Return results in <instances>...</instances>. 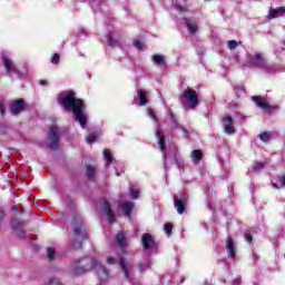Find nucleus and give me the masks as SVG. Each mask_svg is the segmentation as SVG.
I'll return each instance as SVG.
<instances>
[{
    "label": "nucleus",
    "mask_w": 285,
    "mask_h": 285,
    "mask_svg": "<svg viewBox=\"0 0 285 285\" xmlns=\"http://www.w3.org/2000/svg\"><path fill=\"white\" fill-rule=\"evenodd\" d=\"M60 102L65 110L73 114L76 121H78L81 128H86L88 124V115L86 114V105H83V100L77 98L75 91H68L67 95L60 99Z\"/></svg>",
    "instance_id": "obj_1"
},
{
    "label": "nucleus",
    "mask_w": 285,
    "mask_h": 285,
    "mask_svg": "<svg viewBox=\"0 0 285 285\" xmlns=\"http://www.w3.org/2000/svg\"><path fill=\"white\" fill-rule=\"evenodd\" d=\"M72 226L73 234L71 237V244L73 248H81V244H83V240L88 239V232L86 230V227H83V220L76 216L73 217Z\"/></svg>",
    "instance_id": "obj_2"
},
{
    "label": "nucleus",
    "mask_w": 285,
    "mask_h": 285,
    "mask_svg": "<svg viewBox=\"0 0 285 285\" xmlns=\"http://www.w3.org/2000/svg\"><path fill=\"white\" fill-rule=\"evenodd\" d=\"M98 261L94 258H82L80 261H75L70 264V271L72 275H81L83 273H88V271H95V266H97Z\"/></svg>",
    "instance_id": "obj_3"
},
{
    "label": "nucleus",
    "mask_w": 285,
    "mask_h": 285,
    "mask_svg": "<svg viewBox=\"0 0 285 285\" xmlns=\"http://www.w3.org/2000/svg\"><path fill=\"white\" fill-rule=\"evenodd\" d=\"M180 104L185 110H195L199 106V95L193 89H186L180 96Z\"/></svg>",
    "instance_id": "obj_4"
},
{
    "label": "nucleus",
    "mask_w": 285,
    "mask_h": 285,
    "mask_svg": "<svg viewBox=\"0 0 285 285\" xmlns=\"http://www.w3.org/2000/svg\"><path fill=\"white\" fill-rule=\"evenodd\" d=\"M48 137H49V148L51 150L59 149V140L61 139V129L58 126H50L48 127Z\"/></svg>",
    "instance_id": "obj_5"
},
{
    "label": "nucleus",
    "mask_w": 285,
    "mask_h": 285,
    "mask_svg": "<svg viewBox=\"0 0 285 285\" xmlns=\"http://www.w3.org/2000/svg\"><path fill=\"white\" fill-rule=\"evenodd\" d=\"M1 59L3 62V66L7 70V75H19V69H17V65L14 63V61L12 60V58H10V56L2 53L1 55Z\"/></svg>",
    "instance_id": "obj_6"
},
{
    "label": "nucleus",
    "mask_w": 285,
    "mask_h": 285,
    "mask_svg": "<svg viewBox=\"0 0 285 285\" xmlns=\"http://www.w3.org/2000/svg\"><path fill=\"white\" fill-rule=\"evenodd\" d=\"M248 61L252 66L256 68H264L266 69V58H264V53L256 52L254 55L248 56Z\"/></svg>",
    "instance_id": "obj_7"
},
{
    "label": "nucleus",
    "mask_w": 285,
    "mask_h": 285,
    "mask_svg": "<svg viewBox=\"0 0 285 285\" xmlns=\"http://www.w3.org/2000/svg\"><path fill=\"white\" fill-rule=\"evenodd\" d=\"M186 204H188V197L186 194H181L179 198H174V206L178 215H184V213H186Z\"/></svg>",
    "instance_id": "obj_8"
},
{
    "label": "nucleus",
    "mask_w": 285,
    "mask_h": 285,
    "mask_svg": "<svg viewBox=\"0 0 285 285\" xmlns=\"http://www.w3.org/2000/svg\"><path fill=\"white\" fill-rule=\"evenodd\" d=\"M141 244L144 250H150L151 248H157V242H155V238H153V235L149 233H146L141 237Z\"/></svg>",
    "instance_id": "obj_9"
},
{
    "label": "nucleus",
    "mask_w": 285,
    "mask_h": 285,
    "mask_svg": "<svg viewBox=\"0 0 285 285\" xmlns=\"http://www.w3.org/2000/svg\"><path fill=\"white\" fill-rule=\"evenodd\" d=\"M119 266L121 268V273L124 274L126 279H130V273H132V264H130L126 258L121 257L119 259Z\"/></svg>",
    "instance_id": "obj_10"
},
{
    "label": "nucleus",
    "mask_w": 285,
    "mask_h": 285,
    "mask_svg": "<svg viewBox=\"0 0 285 285\" xmlns=\"http://www.w3.org/2000/svg\"><path fill=\"white\" fill-rule=\"evenodd\" d=\"M252 101H255L256 106H258V108H262V110H274L275 109V107L271 106V104H268V101H266V99H264L262 97L253 96Z\"/></svg>",
    "instance_id": "obj_11"
},
{
    "label": "nucleus",
    "mask_w": 285,
    "mask_h": 285,
    "mask_svg": "<svg viewBox=\"0 0 285 285\" xmlns=\"http://www.w3.org/2000/svg\"><path fill=\"white\" fill-rule=\"evenodd\" d=\"M12 228H13L14 233H17L18 237H20V239L26 238V229H24L26 223L24 222H13Z\"/></svg>",
    "instance_id": "obj_12"
},
{
    "label": "nucleus",
    "mask_w": 285,
    "mask_h": 285,
    "mask_svg": "<svg viewBox=\"0 0 285 285\" xmlns=\"http://www.w3.org/2000/svg\"><path fill=\"white\" fill-rule=\"evenodd\" d=\"M223 126L226 135H235L236 129L235 126H233V117L226 116L223 120Z\"/></svg>",
    "instance_id": "obj_13"
},
{
    "label": "nucleus",
    "mask_w": 285,
    "mask_h": 285,
    "mask_svg": "<svg viewBox=\"0 0 285 285\" xmlns=\"http://www.w3.org/2000/svg\"><path fill=\"white\" fill-rule=\"evenodd\" d=\"M23 108H26V101H23V99L16 100L10 108L11 115H19L23 112Z\"/></svg>",
    "instance_id": "obj_14"
},
{
    "label": "nucleus",
    "mask_w": 285,
    "mask_h": 285,
    "mask_svg": "<svg viewBox=\"0 0 285 285\" xmlns=\"http://www.w3.org/2000/svg\"><path fill=\"white\" fill-rule=\"evenodd\" d=\"M116 244L119 246L122 253H126V246H128V239L126 238V234L122 232L118 233L116 236Z\"/></svg>",
    "instance_id": "obj_15"
},
{
    "label": "nucleus",
    "mask_w": 285,
    "mask_h": 285,
    "mask_svg": "<svg viewBox=\"0 0 285 285\" xmlns=\"http://www.w3.org/2000/svg\"><path fill=\"white\" fill-rule=\"evenodd\" d=\"M94 271L99 279H108V269L104 265L99 264V261L96 263Z\"/></svg>",
    "instance_id": "obj_16"
},
{
    "label": "nucleus",
    "mask_w": 285,
    "mask_h": 285,
    "mask_svg": "<svg viewBox=\"0 0 285 285\" xmlns=\"http://www.w3.org/2000/svg\"><path fill=\"white\" fill-rule=\"evenodd\" d=\"M102 208L109 219V224H115V214L112 213V209L110 208V204L106 200H102Z\"/></svg>",
    "instance_id": "obj_17"
},
{
    "label": "nucleus",
    "mask_w": 285,
    "mask_h": 285,
    "mask_svg": "<svg viewBox=\"0 0 285 285\" xmlns=\"http://www.w3.org/2000/svg\"><path fill=\"white\" fill-rule=\"evenodd\" d=\"M226 248L228 252V258L235 259L236 250H235V243L233 242V238L230 237L227 238Z\"/></svg>",
    "instance_id": "obj_18"
},
{
    "label": "nucleus",
    "mask_w": 285,
    "mask_h": 285,
    "mask_svg": "<svg viewBox=\"0 0 285 285\" xmlns=\"http://www.w3.org/2000/svg\"><path fill=\"white\" fill-rule=\"evenodd\" d=\"M185 26L189 32V35H195L197 32V22L193 19H187L185 21Z\"/></svg>",
    "instance_id": "obj_19"
},
{
    "label": "nucleus",
    "mask_w": 285,
    "mask_h": 285,
    "mask_svg": "<svg viewBox=\"0 0 285 285\" xmlns=\"http://www.w3.org/2000/svg\"><path fill=\"white\" fill-rule=\"evenodd\" d=\"M156 137L158 139L159 148L161 153H165L166 150V137L161 135V131L159 129H156Z\"/></svg>",
    "instance_id": "obj_20"
},
{
    "label": "nucleus",
    "mask_w": 285,
    "mask_h": 285,
    "mask_svg": "<svg viewBox=\"0 0 285 285\" xmlns=\"http://www.w3.org/2000/svg\"><path fill=\"white\" fill-rule=\"evenodd\" d=\"M120 208L125 213L126 217H130V213H132V209L135 208V204L128 203V202L121 203Z\"/></svg>",
    "instance_id": "obj_21"
},
{
    "label": "nucleus",
    "mask_w": 285,
    "mask_h": 285,
    "mask_svg": "<svg viewBox=\"0 0 285 285\" xmlns=\"http://www.w3.org/2000/svg\"><path fill=\"white\" fill-rule=\"evenodd\" d=\"M138 99H139V106H146L148 104V95H150L148 91L138 90Z\"/></svg>",
    "instance_id": "obj_22"
},
{
    "label": "nucleus",
    "mask_w": 285,
    "mask_h": 285,
    "mask_svg": "<svg viewBox=\"0 0 285 285\" xmlns=\"http://www.w3.org/2000/svg\"><path fill=\"white\" fill-rule=\"evenodd\" d=\"M285 14V8H277V9H272L269 11V17L271 19H277V17H282Z\"/></svg>",
    "instance_id": "obj_23"
},
{
    "label": "nucleus",
    "mask_w": 285,
    "mask_h": 285,
    "mask_svg": "<svg viewBox=\"0 0 285 285\" xmlns=\"http://www.w3.org/2000/svg\"><path fill=\"white\" fill-rule=\"evenodd\" d=\"M204 157V154H202V150L195 149L191 151V159L194 164H199L202 161V158Z\"/></svg>",
    "instance_id": "obj_24"
},
{
    "label": "nucleus",
    "mask_w": 285,
    "mask_h": 285,
    "mask_svg": "<svg viewBox=\"0 0 285 285\" xmlns=\"http://www.w3.org/2000/svg\"><path fill=\"white\" fill-rule=\"evenodd\" d=\"M150 266H153V262H150V258H147L145 262L138 264V271L144 273V271H148Z\"/></svg>",
    "instance_id": "obj_25"
},
{
    "label": "nucleus",
    "mask_w": 285,
    "mask_h": 285,
    "mask_svg": "<svg viewBox=\"0 0 285 285\" xmlns=\"http://www.w3.org/2000/svg\"><path fill=\"white\" fill-rule=\"evenodd\" d=\"M153 63L156 66H166V59H164V56L156 53L153 56Z\"/></svg>",
    "instance_id": "obj_26"
},
{
    "label": "nucleus",
    "mask_w": 285,
    "mask_h": 285,
    "mask_svg": "<svg viewBox=\"0 0 285 285\" xmlns=\"http://www.w3.org/2000/svg\"><path fill=\"white\" fill-rule=\"evenodd\" d=\"M86 175L88 179H94L95 175H97V167L87 165Z\"/></svg>",
    "instance_id": "obj_27"
},
{
    "label": "nucleus",
    "mask_w": 285,
    "mask_h": 285,
    "mask_svg": "<svg viewBox=\"0 0 285 285\" xmlns=\"http://www.w3.org/2000/svg\"><path fill=\"white\" fill-rule=\"evenodd\" d=\"M47 257H48L49 262H55V259L57 257V252L55 250V248H52V247L47 248Z\"/></svg>",
    "instance_id": "obj_28"
},
{
    "label": "nucleus",
    "mask_w": 285,
    "mask_h": 285,
    "mask_svg": "<svg viewBox=\"0 0 285 285\" xmlns=\"http://www.w3.org/2000/svg\"><path fill=\"white\" fill-rule=\"evenodd\" d=\"M104 157H105V159L107 161V165L108 164H112V154H110V150L105 149L104 150Z\"/></svg>",
    "instance_id": "obj_29"
},
{
    "label": "nucleus",
    "mask_w": 285,
    "mask_h": 285,
    "mask_svg": "<svg viewBox=\"0 0 285 285\" xmlns=\"http://www.w3.org/2000/svg\"><path fill=\"white\" fill-rule=\"evenodd\" d=\"M129 197H130V199H139V190L131 188L129 190Z\"/></svg>",
    "instance_id": "obj_30"
},
{
    "label": "nucleus",
    "mask_w": 285,
    "mask_h": 285,
    "mask_svg": "<svg viewBox=\"0 0 285 285\" xmlns=\"http://www.w3.org/2000/svg\"><path fill=\"white\" fill-rule=\"evenodd\" d=\"M86 141L88 144H95V141H97V135L96 134H89L87 137H86Z\"/></svg>",
    "instance_id": "obj_31"
},
{
    "label": "nucleus",
    "mask_w": 285,
    "mask_h": 285,
    "mask_svg": "<svg viewBox=\"0 0 285 285\" xmlns=\"http://www.w3.org/2000/svg\"><path fill=\"white\" fill-rule=\"evenodd\" d=\"M261 141L268 142L271 141V135L268 132H263L259 135Z\"/></svg>",
    "instance_id": "obj_32"
},
{
    "label": "nucleus",
    "mask_w": 285,
    "mask_h": 285,
    "mask_svg": "<svg viewBox=\"0 0 285 285\" xmlns=\"http://www.w3.org/2000/svg\"><path fill=\"white\" fill-rule=\"evenodd\" d=\"M227 46H228L229 50H235V48H237V46H238L237 40H229L227 42Z\"/></svg>",
    "instance_id": "obj_33"
},
{
    "label": "nucleus",
    "mask_w": 285,
    "mask_h": 285,
    "mask_svg": "<svg viewBox=\"0 0 285 285\" xmlns=\"http://www.w3.org/2000/svg\"><path fill=\"white\" fill-rule=\"evenodd\" d=\"M164 230L167 235H171L173 233V225L171 224H165L164 225Z\"/></svg>",
    "instance_id": "obj_34"
},
{
    "label": "nucleus",
    "mask_w": 285,
    "mask_h": 285,
    "mask_svg": "<svg viewBox=\"0 0 285 285\" xmlns=\"http://www.w3.org/2000/svg\"><path fill=\"white\" fill-rule=\"evenodd\" d=\"M107 42H108V46H117V40H115V38H112V35H109L107 37Z\"/></svg>",
    "instance_id": "obj_35"
},
{
    "label": "nucleus",
    "mask_w": 285,
    "mask_h": 285,
    "mask_svg": "<svg viewBox=\"0 0 285 285\" xmlns=\"http://www.w3.org/2000/svg\"><path fill=\"white\" fill-rule=\"evenodd\" d=\"M147 115L153 119V121H157V116L153 109H148Z\"/></svg>",
    "instance_id": "obj_36"
},
{
    "label": "nucleus",
    "mask_w": 285,
    "mask_h": 285,
    "mask_svg": "<svg viewBox=\"0 0 285 285\" xmlns=\"http://www.w3.org/2000/svg\"><path fill=\"white\" fill-rule=\"evenodd\" d=\"M135 48H138V50H141L144 48V42L136 40L134 41Z\"/></svg>",
    "instance_id": "obj_37"
},
{
    "label": "nucleus",
    "mask_w": 285,
    "mask_h": 285,
    "mask_svg": "<svg viewBox=\"0 0 285 285\" xmlns=\"http://www.w3.org/2000/svg\"><path fill=\"white\" fill-rule=\"evenodd\" d=\"M245 239L248 244H250V242H253V235H250L249 232H246L245 233Z\"/></svg>",
    "instance_id": "obj_38"
},
{
    "label": "nucleus",
    "mask_w": 285,
    "mask_h": 285,
    "mask_svg": "<svg viewBox=\"0 0 285 285\" xmlns=\"http://www.w3.org/2000/svg\"><path fill=\"white\" fill-rule=\"evenodd\" d=\"M107 264L109 265L117 264V258L112 256L107 257Z\"/></svg>",
    "instance_id": "obj_39"
},
{
    "label": "nucleus",
    "mask_w": 285,
    "mask_h": 285,
    "mask_svg": "<svg viewBox=\"0 0 285 285\" xmlns=\"http://www.w3.org/2000/svg\"><path fill=\"white\" fill-rule=\"evenodd\" d=\"M253 168L254 170H262V168H264V163H256Z\"/></svg>",
    "instance_id": "obj_40"
},
{
    "label": "nucleus",
    "mask_w": 285,
    "mask_h": 285,
    "mask_svg": "<svg viewBox=\"0 0 285 285\" xmlns=\"http://www.w3.org/2000/svg\"><path fill=\"white\" fill-rule=\"evenodd\" d=\"M51 62L55 63V65L59 63V53L53 55V57L51 59Z\"/></svg>",
    "instance_id": "obj_41"
},
{
    "label": "nucleus",
    "mask_w": 285,
    "mask_h": 285,
    "mask_svg": "<svg viewBox=\"0 0 285 285\" xmlns=\"http://www.w3.org/2000/svg\"><path fill=\"white\" fill-rule=\"evenodd\" d=\"M0 115L3 117L6 115V106L0 101Z\"/></svg>",
    "instance_id": "obj_42"
},
{
    "label": "nucleus",
    "mask_w": 285,
    "mask_h": 285,
    "mask_svg": "<svg viewBox=\"0 0 285 285\" xmlns=\"http://www.w3.org/2000/svg\"><path fill=\"white\" fill-rule=\"evenodd\" d=\"M278 184L285 188V176L278 178Z\"/></svg>",
    "instance_id": "obj_43"
},
{
    "label": "nucleus",
    "mask_w": 285,
    "mask_h": 285,
    "mask_svg": "<svg viewBox=\"0 0 285 285\" xmlns=\"http://www.w3.org/2000/svg\"><path fill=\"white\" fill-rule=\"evenodd\" d=\"M176 8H177V10H178L179 12H184V10H185V8L181 7V6H177Z\"/></svg>",
    "instance_id": "obj_44"
},
{
    "label": "nucleus",
    "mask_w": 285,
    "mask_h": 285,
    "mask_svg": "<svg viewBox=\"0 0 285 285\" xmlns=\"http://www.w3.org/2000/svg\"><path fill=\"white\" fill-rule=\"evenodd\" d=\"M48 85V80H40V86H47Z\"/></svg>",
    "instance_id": "obj_45"
},
{
    "label": "nucleus",
    "mask_w": 285,
    "mask_h": 285,
    "mask_svg": "<svg viewBox=\"0 0 285 285\" xmlns=\"http://www.w3.org/2000/svg\"><path fill=\"white\" fill-rule=\"evenodd\" d=\"M175 161H176L178 168H181V165L179 164V159L177 158V156H175Z\"/></svg>",
    "instance_id": "obj_46"
},
{
    "label": "nucleus",
    "mask_w": 285,
    "mask_h": 285,
    "mask_svg": "<svg viewBox=\"0 0 285 285\" xmlns=\"http://www.w3.org/2000/svg\"><path fill=\"white\" fill-rule=\"evenodd\" d=\"M183 132H184V135H185V138L188 139V130L183 129Z\"/></svg>",
    "instance_id": "obj_47"
},
{
    "label": "nucleus",
    "mask_w": 285,
    "mask_h": 285,
    "mask_svg": "<svg viewBox=\"0 0 285 285\" xmlns=\"http://www.w3.org/2000/svg\"><path fill=\"white\" fill-rule=\"evenodd\" d=\"M0 219H3V209L0 208Z\"/></svg>",
    "instance_id": "obj_48"
},
{
    "label": "nucleus",
    "mask_w": 285,
    "mask_h": 285,
    "mask_svg": "<svg viewBox=\"0 0 285 285\" xmlns=\"http://www.w3.org/2000/svg\"><path fill=\"white\" fill-rule=\"evenodd\" d=\"M95 6H97V0H94V2L91 3V8H95Z\"/></svg>",
    "instance_id": "obj_49"
},
{
    "label": "nucleus",
    "mask_w": 285,
    "mask_h": 285,
    "mask_svg": "<svg viewBox=\"0 0 285 285\" xmlns=\"http://www.w3.org/2000/svg\"><path fill=\"white\" fill-rule=\"evenodd\" d=\"M11 209L14 210V213H17V212L19 210V209L17 208V206H13Z\"/></svg>",
    "instance_id": "obj_50"
},
{
    "label": "nucleus",
    "mask_w": 285,
    "mask_h": 285,
    "mask_svg": "<svg viewBox=\"0 0 285 285\" xmlns=\"http://www.w3.org/2000/svg\"><path fill=\"white\" fill-rule=\"evenodd\" d=\"M240 120H242V121H245V120H246V118H245V117H240Z\"/></svg>",
    "instance_id": "obj_51"
},
{
    "label": "nucleus",
    "mask_w": 285,
    "mask_h": 285,
    "mask_svg": "<svg viewBox=\"0 0 285 285\" xmlns=\"http://www.w3.org/2000/svg\"><path fill=\"white\" fill-rule=\"evenodd\" d=\"M121 174L117 173V177H119Z\"/></svg>",
    "instance_id": "obj_52"
},
{
    "label": "nucleus",
    "mask_w": 285,
    "mask_h": 285,
    "mask_svg": "<svg viewBox=\"0 0 285 285\" xmlns=\"http://www.w3.org/2000/svg\"><path fill=\"white\" fill-rule=\"evenodd\" d=\"M164 159H165V161H166V155H164Z\"/></svg>",
    "instance_id": "obj_53"
},
{
    "label": "nucleus",
    "mask_w": 285,
    "mask_h": 285,
    "mask_svg": "<svg viewBox=\"0 0 285 285\" xmlns=\"http://www.w3.org/2000/svg\"><path fill=\"white\" fill-rule=\"evenodd\" d=\"M283 46H285V40H284V42H283Z\"/></svg>",
    "instance_id": "obj_54"
}]
</instances>
